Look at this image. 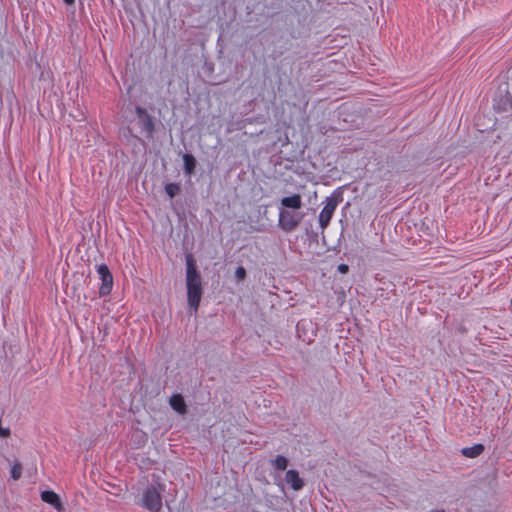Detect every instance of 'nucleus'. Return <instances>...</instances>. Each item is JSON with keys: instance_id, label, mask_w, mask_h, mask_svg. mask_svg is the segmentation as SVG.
<instances>
[{"instance_id": "obj_1", "label": "nucleus", "mask_w": 512, "mask_h": 512, "mask_svg": "<svg viewBox=\"0 0 512 512\" xmlns=\"http://www.w3.org/2000/svg\"><path fill=\"white\" fill-rule=\"evenodd\" d=\"M187 302L190 309L197 312L203 294L202 278L197 270L192 254L186 256Z\"/></svg>"}, {"instance_id": "obj_2", "label": "nucleus", "mask_w": 512, "mask_h": 512, "mask_svg": "<svg viewBox=\"0 0 512 512\" xmlns=\"http://www.w3.org/2000/svg\"><path fill=\"white\" fill-rule=\"evenodd\" d=\"M162 491L163 488L161 485H148L143 490L142 498L138 505L149 512H160L163 506Z\"/></svg>"}, {"instance_id": "obj_3", "label": "nucleus", "mask_w": 512, "mask_h": 512, "mask_svg": "<svg viewBox=\"0 0 512 512\" xmlns=\"http://www.w3.org/2000/svg\"><path fill=\"white\" fill-rule=\"evenodd\" d=\"M341 201L342 196L335 193L325 199V205L319 214V225L322 230L326 229L329 225L333 214Z\"/></svg>"}, {"instance_id": "obj_4", "label": "nucleus", "mask_w": 512, "mask_h": 512, "mask_svg": "<svg viewBox=\"0 0 512 512\" xmlns=\"http://www.w3.org/2000/svg\"><path fill=\"white\" fill-rule=\"evenodd\" d=\"M302 215L287 209H279L278 226L285 232L294 231L302 220Z\"/></svg>"}, {"instance_id": "obj_5", "label": "nucleus", "mask_w": 512, "mask_h": 512, "mask_svg": "<svg viewBox=\"0 0 512 512\" xmlns=\"http://www.w3.org/2000/svg\"><path fill=\"white\" fill-rule=\"evenodd\" d=\"M135 113L137 115L139 125L141 126V132L145 134L148 140L153 139L155 132V122L153 117L141 106L135 107Z\"/></svg>"}, {"instance_id": "obj_6", "label": "nucleus", "mask_w": 512, "mask_h": 512, "mask_svg": "<svg viewBox=\"0 0 512 512\" xmlns=\"http://www.w3.org/2000/svg\"><path fill=\"white\" fill-rule=\"evenodd\" d=\"M96 271L101 280V286L99 288L100 296H107L111 293L113 288V276L106 264H100L96 266Z\"/></svg>"}, {"instance_id": "obj_7", "label": "nucleus", "mask_w": 512, "mask_h": 512, "mask_svg": "<svg viewBox=\"0 0 512 512\" xmlns=\"http://www.w3.org/2000/svg\"><path fill=\"white\" fill-rule=\"evenodd\" d=\"M285 481L295 491L301 490L305 485L304 480L299 475V472L294 469H290L286 472Z\"/></svg>"}, {"instance_id": "obj_8", "label": "nucleus", "mask_w": 512, "mask_h": 512, "mask_svg": "<svg viewBox=\"0 0 512 512\" xmlns=\"http://www.w3.org/2000/svg\"><path fill=\"white\" fill-rule=\"evenodd\" d=\"M41 499L42 501L50 504L52 507H54L56 510L61 511L63 510V505L61 502V499L58 494H56L52 490H45L41 493Z\"/></svg>"}, {"instance_id": "obj_9", "label": "nucleus", "mask_w": 512, "mask_h": 512, "mask_svg": "<svg viewBox=\"0 0 512 512\" xmlns=\"http://www.w3.org/2000/svg\"><path fill=\"white\" fill-rule=\"evenodd\" d=\"M281 206L287 209L299 210L302 207V197L295 193L291 196L283 197L280 201Z\"/></svg>"}, {"instance_id": "obj_10", "label": "nucleus", "mask_w": 512, "mask_h": 512, "mask_svg": "<svg viewBox=\"0 0 512 512\" xmlns=\"http://www.w3.org/2000/svg\"><path fill=\"white\" fill-rule=\"evenodd\" d=\"M169 404L171 408L180 415H184L187 413V405L184 400V397L181 394H173L170 397Z\"/></svg>"}, {"instance_id": "obj_11", "label": "nucleus", "mask_w": 512, "mask_h": 512, "mask_svg": "<svg viewBox=\"0 0 512 512\" xmlns=\"http://www.w3.org/2000/svg\"><path fill=\"white\" fill-rule=\"evenodd\" d=\"M484 449V445L478 443L473 446L463 448L461 453L467 458H476L483 453Z\"/></svg>"}, {"instance_id": "obj_12", "label": "nucleus", "mask_w": 512, "mask_h": 512, "mask_svg": "<svg viewBox=\"0 0 512 512\" xmlns=\"http://www.w3.org/2000/svg\"><path fill=\"white\" fill-rule=\"evenodd\" d=\"M184 173L186 176H191L196 167V159L192 154L186 153L183 155Z\"/></svg>"}, {"instance_id": "obj_13", "label": "nucleus", "mask_w": 512, "mask_h": 512, "mask_svg": "<svg viewBox=\"0 0 512 512\" xmlns=\"http://www.w3.org/2000/svg\"><path fill=\"white\" fill-rule=\"evenodd\" d=\"M273 467L277 470L283 471L288 466V459L282 455L276 456V458L272 461Z\"/></svg>"}, {"instance_id": "obj_14", "label": "nucleus", "mask_w": 512, "mask_h": 512, "mask_svg": "<svg viewBox=\"0 0 512 512\" xmlns=\"http://www.w3.org/2000/svg\"><path fill=\"white\" fill-rule=\"evenodd\" d=\"M165 192L170 198H174L180 192V186L177 183H167Z\"/></svg>"}, {"instance_id": "obj_15", "label": "nucleus", "mask_w": 512, "mask_h": 512, "mask_svg": "<svg viewBox=\"0 0 512 512\" xmlns=\"http://www.w3.org/2000/svg\"><path fill=\"white\" fill-rule=\"evenodd\" d=\"M22 475V464L20 462H15L11 467V477L14 480L20 479Z\"/></svg>"}, {"instance_id": "obj_16", "label": "nucleus", "mask_w": 512, "mask_h": 512, "mask_svg": "<svg viewBox=\"0 0 512 512\" xmlns=\"http://www.w3.org/2000/svg\"><path fill=\"white\" fill-rule=\"evenodd\" d=\"M235 275L238 279H244L245 276H246V270L244 269V267L242 266H239L237 267L236 271H235Z\"/></svg>"}, {"instance_id": "obj_17", "label": "nucleus", "mask_w": 512, "mask_h": 512, "mask_svg": "<svg viewBox=\"0 0 512 512\" xmlns=\"http://www.w3.org/2000/svg\"><path fill=\"white\" fill-rule=\"evenodd\" d=\"M348 270H349V267H348V265H346V264H340V265L338 266V271H339L340 273L345 274V273H347V272H348Z\"/></svg>"}, {"instance_id": "obj_18", "label": "nucleus", "mask_w": 512, "mask_h": 512, "mask_svg": "<svg viewBox=\"0 0 512 512\" xmlns=\"http://www.w3.org/2000/svg\"><path fill=\"white\" fill-rule=\"evenodd\" d=\"M65 4L72 5L74 4L75 0H63Z\"/></svg>"}, {"instance_id": "obj_19", "label": "nucleus", "mask_w": 512, "mask_h": 512, "mask_svg": "<svg viewBox=\"0 0 512 512\" xmlns=\"http://www.w3.org/2000/svg\"><path fill=\"white\" fill-rule=\"evenodd\" d=\"M431 512H445L444 510H432Z\"/></svg>"}]
</instances>
